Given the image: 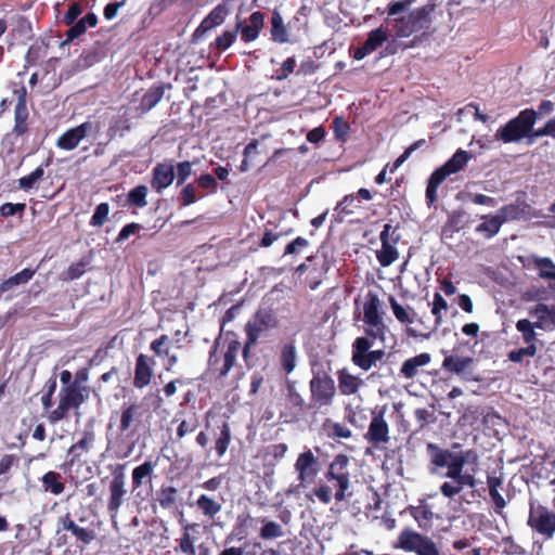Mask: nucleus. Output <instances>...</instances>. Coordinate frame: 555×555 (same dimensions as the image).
<instances>
[{
    "label": "nucleus",
    "mask_w": 555,
    "mask_h": 555,
    "mask_svg": "<svg viewBox=\"0 0 555 555\" xmlns=\"http://www.w3.org/2000/svg\"><path fill=\"white\" fill-rule=\"evenodd\" d=\"M264 322L263 320L256 319L254 321H249L245 325L246 340L244 347L242 348V354L246 359L249 352V349L257 343L261 333L264 331Z\"/></svg>",
    "instance_id": "obj_27"
},
{
    "label": "nucleus",
    "mask_w": 555,
    "mask_h": 555,
    "mask_svg": "<svg viewBox=\"0 0 555 555\" xmlns=\"http://www.w3.org/2000/svg\"><path fill=\"white\" fill-rule=\"evenodd\" d=\"M409 513L421 529H427L434 518L430 506L425 502H421L417 506H410Z\"/></svg>",
    "instance_id": "obj_32"
},
{
    "label": "nucleus",
    "mask_w": 555,
    "mask_h": 555,
    "mask_svg": "<svg viewBox=\"0 0 555 555\" xmlns=\"http://www.w3.org/2000/svg\"><path fill=\"white\" fill-rule=\"evenodd\" d=\"M88 262L80 260L78 262L72 263L67 270L65 271V281H74L79 279L86 271Z\"/></svg>",
    "instance_id": "obj_55"
},
{
    "label": "nucleus",
    "mask_w": 555,
    "mask_h": 555,
    "mask_svg": "<svg viewBox=\"0 0 555 555\" xmlns=\"http://www.w3.org/2000/svg\"><path fill=\"white\" fill-rule=\"evenodd\" d=\"M473 358L461 356H446L442 362V369L456 375L464 374L472 365Z\"/></svg>",
    "instance_id": "obj_30"
},
{
    "label": "nucleus",
    "mask_w": 555,
    "mask_h": 555,
    "mask_svg": "<svg viewBox=\"0 0 555 555\" xmlns=\"http://www.w3.org/2000/svg\"><path fill=\"white\" fill-rule=\"evenodd\" d=\"M117 420V435L113 444L115 454L119 459H127L133 452L139 442V405L135 403H124L119 412L111 416L109 426Z\"/></svg>",
    "instance_id": "obj_2"
},
{
    "label": "nucleus",
    "mask_w": 555,
    "mask_h": 555,
    "mask_svg": "<svg viewBox=\"0 0 555 555\" xmlns=\"http://www.w3.org/2000/svg\"><path fill=\"white\" fill-rule=\"evenodd\" d=\"M201 197H203V195L197 196L196 188L192 183L186 184L180 195L181 204L183 206L192 205Z\"/></svg>",
    "instance_id": "obj_57"
},
{
    "label": "nucleus",
    "mask_w": 555,
    "mask_h": 555,
    "mask_svg": "<svg viewBox=\"0 0 555 555\" xmlns=\"http://www.w3.org/2000/svg\"><path fill=\"white\" fill-rule=\"evenodd\" d=\"M81 5L77 2H73L68 5V9L63 16V23L67 26L74 24L78 16L81 14Z\"/></svg>",
    "instance_id": "obj_59"
},
{
    "label": "nucleus",
    "mask_w": 555,
    "mask_h": 555,
    "mask_svg": "<svg viewBox=\"0 0 555 555\" xmlns=\"http://www.w3.org/2000/svg\"><path fill=\"white\" fill-rule=\"evenodd\" d=\"M295 64H296V61L294 57H288L287 60H285L282 63L281 68L278 70L276 79L278 80L286 79L293 73V70L295 68Z\"/></svg>",
    "instance_id": "obj_63"
},
{
    "label": "nucleus",
    "mask_w": 555,
    "mask_h": 555,
    "mask_svg": "<svg viewBox=\"0 0 555 555\" xmlns=\"http://www.w3.org/2000/svg\"><path fill=\"white\" fill-rule=\"evenodd\" d=\"M472 158L473 155L469 152L460 149L444 165L431 173L426 189V199L429 206L437 201V190L447 177L463 170Z\"/></svg>",
    "instance_id": "obj_5"
},
{
    "label": "nucleus",
    "mask_w": 555,
    "mask_h": 555,
    "mask_svg": "<svg viewBox=\"0 0 555 555\" xmlns=\"http://www.w3.org/2000/svg\"><path fill=\"white\" fill-rule=\"evenodd\" d=\"M263 24H264L263 14L259 11H256V12L251 13V15L249 16V23L246 25L238 23L236 25V30L237 31L241 30L243 41L251 42L259 37V34L263 27Z\"/></svg>",
    "instance_id": "obj_23"
},
{
    "label": "nucleus",
    "mask_w": 555,
    "mask_h": 555,
    "mask_svg": "<svg viewBox=\"0 0 555 555\" xmlns=\"http://www.w3.org/2000/svg\"><path fill=\"white\" fill-rule=\"evenodd\" d=\"M528 524L538 533L552 538L555 532V513L543 506H531Z\"/></svg>",
    "instance_id": "obj_12"
},
{
    "label": "nucleus",
    "mask_w": 555,
    "mask_h": 555,
    "mask_svg": "<svg viewBox=\"0 0 555 555\" xmlns=\"http://www.w3.org/2000/svg\"><path fill=\"white\" fill-rule=\"evenodd\" d=\"M393 547L414 555H441L437 543L429 535L411 528L400 531Z\"/></svg>",
    "instance_id": "obj_6"
},
{
    "label": "nucleus",
    "mask_w": 555,
    "mask_h": 555,
    "mask_svg": "<svg viewBox=\"0 0 555 555\" xmlns=\"http://www.w3.org/2000/svg\"><path fill=\"white\" fill-rule=\"evenodd\" d=\"M431 357L427 352L420 353L415 357L406 359L400 369V373L408 379L415 377L421 367L429 364Z\"/></svg>",
    "instance_id": "obj_26"
},
{
    "label": "nucleus",
    "mask_w": 555,
    "mask_h": 555,
    "mask_svg": "<svg viewBox=\"0 0 555 555\" xmlns=\"http://www.w3.org/2000/svg\"><path fill=\"white\" fill-rule=\"evenodd\" d=\"M387 30L383 27L371 30L365 42L354 50L353 57L358 61L364 59L366 55L373 53L385 41H387Z\"/></svg>",
    "instance_id": "obj_19"
},
{
    "label": "nucleus",
    "mask_w": 555,
    "mask_h": 555,
    "mask_svg": "<svg viewBox=\"0 0 555 555\" xmlns=\"http://www.w3.org/2000/svg\"><path fill=\"white\" fill-rule=\"evenodd\" d=\"M554 108V102L543 100L538 106V112L533 108L521 111L515 118L496 130L495 138L504 143L518 142L530 134L539 115H548Z\"/></svg>",
    "instance_id": "obj_3"
},
{
    "label": "nucleus",
    "mask_w": 555,
    "mask_h": 555,
    "mask_svg": "<svg viewBox=\"0 0 555 555\" xmlns=\"http://www.w3.org/2000/svg\"><path fill=\"white\" fill-rule=\"evenodd\" d=\"M89 398L88 388H77L76 386H63L59 392V404L50 411L48 420L51 424H56L68 416L70 410H78Z\"/></svg>",
    "instance_id": "obj_7"
},
{
    "label": "nucleus",
    "mask_w": 555,
    "mask_h": 555,
    "mask_svg": "<svg viewBox=\"0 0 555 555\" xmlns=\"http://www.w3.org/2000/svg\"><path fill=\"white\" fill-rule=\"evenodd\" d=\"M459 448V443H454L452 449H441L431 442L426 446L430 455L429 472L437 474L439 468H447L443 477L448 480L440 485L439 490L449 500L454 499L465 488L474 489L477 486L479 455L473 449L457 450Z\"/></svg>",
    "instance_id": "obj_1"
},
{
    "label": "nucleus",
    "mask_w": 555,
    "mask_h": 555,
    "mask_svg": "<svg viewBox=\"0 0 555 555\" xmlns=\"http://www.w3.org/2000/svg\"><path fill=\"white\" fill-rule=\"evenodd\" d=\"M312 496L318 498L319 501L326 505L332 500V490L327 485H320L312 490L311 494L308 495V499L312 500Z\"/></svg>",
    "instance_id": "obj_58"
},
{
    "label": "nucleus",
    "mask_w": 555,
    "mask_h": 555,
    "mask_svg": "<svg viewBox=\"0 0 555 555\" xmlns=\"http://www.w3.org/2000/svg\"><path fill=\"white\" fill-rule=\"evenodd\" d=\"M20 464V456L17 454H4L0 459V481H9L11 479L10 472L13 467Z\"/></svg>",
    "instance_id": "obj_40"
},
{
    "label": "nucleus",
    "mask_w": 555,
    "mask_h": 555,
    "mask_svg": "<svg viewBox=\"0 0 555 555\" xmlns=\"http://www.w3.org/2000/svg\"><path fill=\"white\" fill-rule=\"evenodd\" d=\"M126 476L124 473V467L119 466L113 472V478L109 483V500H108V511L111 513L112 519H115L116 514L122 503V498L127 493L125 489ZM115 524V520H113Z\"/></svg>",
    "instance_id": "obj_15"
},
{
    "label": "nucleus",
    "mask_w": 555,
    "mask_h": 555,
    "mask_svg": "<svg viewBox=\"0 0 555 555\" xmlns=\"http://www.w3.org/2000/svg\"><path fill=\"white\" fill-rule=\"evenodd\" d=\"M241 352L242 346L236 339L216 340L209 352L208 371L218 378L225 377Z\"/></svg>",
    "instance_id": "obj_4"
},
{
    "label": "nucleus",
    "mask_w": 555,
    "mask_h": 555,
    "mask_svg": "<svg viewBox=\"0 0 555 555\" xmlns=\"http://www.w3.org/2000/svg\"><path fill=\"white\" fill-rule=\"evenodd\" d=\"M95 435L93 430H85L82 437L74 444H72L67 451V463L75 465L80 463L82 456L87 454L93 447Z\"/></svg>",
    "instance_id": "obj_20"
},
{
    "label": "nucleus",
    "mask_w": 555,
    "mask_h": 555,
    "mask_svg": "<svg viewBox=\"0 0 555 555\" xmlns=\"http://www.w3.org/2000/svg\"><path fill=\"white\" fill-rule=\"evenodd\" d=\"M531 139L550 137L555 139V117L548 119L543 127L530 132Z\"/></svg>",
    "instance_id": "obj_56"
},
{
    "label": "nucleus",
    "mask_w": 555,
    "mask_h": 555,
    "mask_svg": "<svg viewBox=\"0 0 555 555\" xmlns=\"http://www.w3.org/2000/svg\"><path fill=\"white\" fill-rule=\"evenodd\" d=\"M196 505L205 516L210 518L215 517L221 511V504L206 494H202L197 499Z\"/></svg>",
    "instance_id": "obj_41"
},
{
    "label": "nucleus",
    "mask_w": 555,
    "mask_h": 555,
    "mask_svg": "<svg viewBox=\"0 0 555 555\" xmlns=\"http://www.w3.org/2000/svg\"><path fill=\"white\" fill-rule=\"evenodd\" d=\"M373 340L366 337H358L352 343L351 361L363 371H369L385 356L384 350H371Z\"/></svg>",
    "instance_id": "obj_9"
},
{
    "label": "nucleus",
    "mask_w": 555,
    "mask_h": 555,
    "mask_svg": "<svg viewBox=\"0 0 555 555\" xmlns=\"http://www.w3.org/2000/svg\"><path fill=\"white\" fill-rule=\"evenodd\" d=\"M26 210L25 203H4L0 206V216L2 218L13 217L15 215L18 216L20 219L23 218Z\"/></svg>",
    "instance_id": "obj_48"
},
{
    "label": "nucleus",
    "mask_w": 555,
    "mask_h": 555,
    "mask_svg": "<svg viewBox=\"0 0 555 555\" xmlns=\"http://www.w3.org/2000/svg\"><path fill=\"white\" fill-rule=\"evenodd\" d=\"M529 320L542 332L555 328V305L539 302L528 310Z\"/></svg>",
    "instance_id": "obj_13"
},
{
    "label": "nucleus",
    "mask_w": 555,
    "mask_h": 555,
    "mask_svg": "<svg viewBox=\"0 0 555 555\" xmlns=\"http://www.w3.org/2000/svg\"><path fill=\"white\" fill-rule=\"evenodd\" d=\"M194 527H195V525H188L184 528V531H183L181 538L179 539V547H180L181 552L186 555H196V550L194 546V539L189 533V529H193Z\"/></svg>",
    "instance_id": "obj_47"
},
{
    "label": "nucleus",
    "mask_w": 555,
    "mask_h": 555,
    "mask_svg": "<svg viewBox=\"0 0 555 555\" xmlns=\"http://www.w3.org/2000/svg\"><path fill=\"white\" fill-rule=\"evenodd\" d=\"M367 326L365 327V337L373 340V343L376 339H379L384 341L385 339V333H386V325L384 324V321H378L376 324L374 323H365Z\"/></svg>",
    "instance_id": "obj_50"
},
{
    "label": "nucleus",
    "mask_w": 555,
    "mask_h": 555,
    "mask_svg": "<svg viewBox=\"0 0 555 555\" xmlns=\"http://www.w3.org/2000/svg\"><path fill=\"white\" fill-rule=\"evenodd\" d=\"M376 256L380 266L389 267L398 259L399 254L393 245L390 243H385L382 244V248L377 251Z\"/></svg>",
    "instance_id": "obj_43"
},
{
    "label": "nucleus",
    "mask_w": 555,
    "mask_h": 555,
    "mask_svg": "<svg viewBox=\"0 0 555 555\" xmlns=\"http://www.w3.org/2000/svg\"><path fill=\"white\" fill-rule=\"evenodd\" d=\"M35 274V270L25 268L16 274L10 276L1 284L2 291H10L14 286L27 283Z\"/></svg>",
    "instance_id": "obj_39"
},
{
    "label": "nucleus",
    "mask_w": 555,
    "mask_h": 555,
    "mask_svg": "<svg viewBox=\"0 0 555 555\" xmlns=\"http://www.w3.org/2000/svg\"><path fill=\"white\" fill-rule=\"evenodd\" d=\"M287 402L292 408H295L298 412H302L305 408V399L296 390L295 382L287 380Z\"/></svg>",
    "instance_id": "obj_45"
},
{
    "label": "nucleus",
    "mask_w": 555,
    "mask_h": 555,
    "mask_svg": "<svg viewBox=\"0 0 555 555\" xmlns=\"http://www.w3.org/2000/svg\"><path fill=\"white\" fill-rule=\"evenodd\" d=\"M325 428L327 430L328 437L344 438V439H348L351 437V430L347 426H345L340 423H334V422L327 421L325 423Z\"/></svg>",
    "instance_id": "obj_49"
},
{
    "label": "nucleus",
    "mask_w": 555,
    "mask_h": 555,
    "mask_svg": "<svg viewBox=\"0 0 555 555\" xmlns=\"http://www.w3.org/2000/svg\"><path fill=\"white\" fill-rule=\"evenodd\" d=\"M231 441V429L229 424L224 423L221 427L220 435L216 440L215 450L219 457H222Z\"/></svg>",
    "instance_id": "obj_44"
},
{
    "label": "nucleus",
    "mask_w": 555,
    "mask_h": 555,
    "mask_svg": "<svg viewBox=\"0 0 555 555\" xmlns=\"http://www.w3.org/2000/svg\"><path fill=\"white\" fill-rule=\"evenodd\" d=\"M92 129V124L89 121L82 122L81 125L66 130L56 141V146L72 151L78 146L80 141L87 135L88 131Z\"/></svg>",
    "instance_id": "obj_18"
},
{
    "label": "nucleus",
    "mask_w": 555,
    "mask_h": 555,
    "mask_svg": "<svg viewBox=\"0 0 555 555\" xmlns=\"http://www.w3.org/2000/svg\"><path fill=\"white\" fill-rule=\"evenodd\" d=\"M425 10L417 9L395 21V29L399 37H409L424 27Z\"/></svg>",
    "instance_id": "obj_16"
},
{
    "label": "nucleus",
    "mask_w": 555,
    "mask_h": 555,
    "mask_svg": "<svg viewBox=\"0 0 555 555\" xmlns=\"http://www.w3.org/2000/svg\"><path fill=\"white\" fill-rule=\"evenodd\" d=\"M294 468L297 473L298 481L301 482L302 487H307V485L314 482L319 474L320 468L318 457L314 455L312 450L307 449L298 455L294 464Z\"/></svg>",
    "instance_id": "obj_11"
},
{
    "label": "nucleus",
    "mask_w": 555,
    "mask_h": 555,
    "mask_svg": "<svg viewBox=\"0 0 555 555\" xmlns=\"http://www.w3.org/2000/svg\"><path fill=\"white\" fill-rule=\"evenodd\" d=\"M175 179V167L171 164H159L154 168L153 188L157 191L168 188Z\"/></svg>",
    "instance_id": "obj_28"
},
{
    "label": "nucleus",
    "mask_w": 555,
    "mask_h": 555,
    "mask_svg": "<svg viewBox=\"0 0 555 555\" xmlns=\"http://www.w3.org/2000/svg\"><path fill=\"white\" fill-rule=\"evenodd\" d=\"M283 534L282 527L275 521H267L260 531L262 539H275Z\"/></svg>",
    "instance_id": "obj_54"
},
{
    "label": "nucleus",
    "mask_w": 555,
    "mask_h": 555,
    "mask_svg": "<svg viewBox=\"0 0 555 555\" xmlns=\"http://www.w3.org/2000/svg\"><path fill=\"white\" fill-rule=\"evenodd\" d=\"M389 302L396 319L404 324H411L414 321L415 312L411 308L401 306L395 297H389Z\"/></svg>",
    "instance_id": "obj_37"
},
{
    "label": "nucleus",
    "mask_w": 555,
    "mask_h": 555,
    "mask_svg": "<svg viewBox=\"0 0 555 555\" xmlns=\"http://www.w3.org/2000/svg\"><path fill=\"white\" fill-rule=\"evenodd\" d=\"M424 140H418L411 144L404 152L401 154L395 162L393 167L391 168V172H393L397 168H399L409 157L410 155L424 144Z\"/></svg>",
    "instance_id": "obj_61"
},
{
    "label": "nucleus",
    "mask_w": 555,
    "mask_h": 555,
    "mask_svg": "<svg viewBox=\"0 0 555 555\" xmlns=\"http://www.w3.org/2000/svg\"><path fill=\"white\" fill-rule=\"evenodd\" d=\"M535 353H537L535 345H530V346L527 345V347L512 350L508 353V359L512 362L519 363L524 360V358H526V357L531 358V357L535 356Z\"/></svg>",
    "instance_id": "obj_53"
},
{
    "label": "nucleus",
    "mask_w": 555,
    "mask_h": 555,
    "mask_svg": "<svg viewBox=\"0 0 555 555\" xmlns=\"http://www.w3.org/2000/svg\"><path fill=\"white\" fill-rule=\"evenodd\" d=\"M481 220L482 222L477 225L476 231L487 238H491L498 234L503 224L498 214L494 216H482Z\"/></svg>",
    "instance_id": "obj_34"
},
{
    "label": "nucleus",
    "mask_w": 555,
    "mask_h": 555,
    "mask_svg": "<svg viewBox=\"0 0 555 555\" xmlns=\"http://www.w3.org/2000/svg\"><path fill=\"white\" fill-rule=\"evenodd\" d=\"M516 330L521 334L522 340L528 346L535 345V337L538 328L532 324L529 319H520L516 322Z\"/></svg>",
    "instance_id": "obj_35"
},
{
    "label": "nucleus",
    "mask_w": 555,
    "mask_h": 555,
    "mask_svg": "<svg viewBox=\"0 0 555 555\" xmlns=\"http://www.w3.org/2000/svg\"><path fill=\"white\" fill-rule=\"evenodd\" d=\"M192 175V163L181 162L177 165V183L182 184Z\"/></svg>",
    "instance_id": "obj_62"
},
{
    "label": "nucleus",
    "mask_w": 555,
    "mask_h": 555,
    "mask_svg": "<svg viewBox=\"0 0 555 555\" xmlns=\"http://www.w3.org/2000/svg\"><path fill=\"white\" fill-rule=\"evenodd\" d=\"M311 402L318 406H328L336 393L334 379L326 373L315 374L309 383Z\"/></svg>",
    "instance_id": "obj_10"
},
{
    "label": "nucleus",
    "mask_w": 555,
    "mask_h": 555,
    "mask_svg": "<svg viewBox=\"0 0 555 555\" xmlns=\"http://www.w3.org/2000/svg\"><path fill=\"white\" fill-rule=\"evenodd\" d=\"M365 439L373 444L387 443L389 441V427L383 413L373 415L365 434Z\"/></svg>",
    "instance_id": "obj_21"
},
{
    "label": "nucleus",
    "mask_w": 555,
    "mask_h": 555,
    "mask_svg": "<svg viewBox=\"0 0 555 555\" xmlns=\"http://www.w3.org/2000/svg\"><path fill=\"white\" fill-rule=\"evenodd\" d=\"M237 37V30L224 31L220 36H218L211 46H215L220 51H225L229 49Z\"/></svg>",
    "instance_id": "obj_52"
},
{
    "label": "nucleus",
    "mask_w": 555,
    "mask_h": 555,
    "mask_svg": "<svg viewBox=\"0 0 555 555\" xmlns=\"http://www.w3.org/2000/svg\"><path fill=\"white\" fill-rule=\"evenodd\" d=\"M338 390L343 396L356 395L364 385L361 377L352 374L348 369L338 370L337 373Z\"/></svg>",
    "instance_id": "obj_22"
},
{
    "label": "nucleus",
    "mask_w": 555,
    "mask_h": 555,
    "mask_svg": "<svg viewBox=\"0 0 555 555\" xmlns=\"http://www.w3.org/2000/svg\"><path fill=\"white\" fill-rule=\"evenodd\" d=\"M44 169L42 166L37 167L28 176L18 179V186L24 191H29L43 177Z\"/></svg>",
    "instance_id": "obj_46"
},
{
    "label": "nucleus",
    "mask_w": 555,
    "mask_h": 555,
    "mask_svg": "<svg viewBox=\"0 0 555 555\" xmlns=\"http://www.w3.org/2000/svg\"><path fill=\"white\" fill-rule=\"evenodd\" d=\"M230 13V8L228 2H222L215 7L209 14L202 21L198 27L194 30L192 35V40L194 42L202 39L207 31L220 26L227 16Z\"/></svg>",
    "instance_id": "obj_14"
},
{
    "label": "nucleus",
    "mask_w": 555,
    "mask_h": 555,
    "mask_svg": "<svg viewBox=\"0 0 555 555\" xmlns=\"http://www.w3.org/2000/svg\"><path fill=\"white\" fill-rule=\"evenodd\" d=\"M349 465V457L345 454H338L334 457L325 473V478L328 481L336 482V492L334 498L337 502L345 501L350 493L347 491L350 488V476L347 470Z\"/></svg>",
    "instance_id": "obj_8"
},
{
    "label": "nucleus",
    "mask_w": 555,
    "mask_h": 555,
    "mask_svg": "<svg viewBox=\"0 0 555 555\" xmlns=\"http://www.w3.org/2000/svg\"><path fill=\"white\" fill-rule=\"evenodd\" d=\"M60 524L63 530L70 531L77 541L85 545L90 544L95 539V532L88 528L79 527L73 519L69 513L60 518Z\"/></svg>",
    "instance_id": "obj_24"
},
{
    "label": "nucleus",
    "mask_w": 555,
    "mask_h": 555,
    "mask_svg": "<svg viewBox=\"0 0 555 555\" xmlns=\"http://www.w3.org/2000/svg\"><path fill=\"white\" fill-rule=\"evenodd\" d=\"M108 214L109 205L107 203L99 204L91 217L90 225L102 227L106 222Z\"/></svg>",
    "instance_id": "obj_51"
},
{
    "label": "nucleus",
    "mask_w": 555,
    "mask_h": 555,
    "mask_svg": "<svg viewBox=\"0 0 555 555\" xmlns=\"http://www.w3.org/2000/svg\"><path fill=\"white\" fill-rule=\"evenodd\" d=\"M70 27L66 31V40L72 41L80 37L86 30L85 24L79 20L77 23L69 25Z\"/></svg>",
    "instance_id": "obj_64"
},
{
    "label": "nucleus",
    "mask_w": 555,
    "mask_h": 555,
    "mask_svg": "<svg viewBox=\"0 0 555 555\" xmlns=\"http://www.w3.org/2000/svg\"><path fill=\"white\" fill-rule=\"evenodd\" d=\"M164 96V88L155 86L151 88L141 99V111L152 109Z\"/></svg>",
    "instance_id": "obj_42"
},
{
    "label": "nucleus",
    "mask_w": 555,
    "mask_h": 555,
    "mask_svg": "<svg viewBox=\"0 0 555 555\" xmlns=\"http://www.w3.org/2000/svg\"><path fill=\"white\" fill-rule=\"evenodd\" d=\"M447 311L448 302L439 293H436L431 304V313L435 317L434 331H436L441 325L442 318Z\"/></svg>",
    "instance_id": "obj_38"
},
{
    "label": "nucleus",
    "mask_w": 555,
    "mask_h": 555,
    "mask_svg": "<svg viewBox=\"0 0 555 555\" xmlns=\"http://www.w3.org/2000/svg\"><path fill=\"white\" fill-rule=\"evenodd\" d=\"M383 321L382 301L378 296L369 292L363 302V322L374 323Z\"/></svg>",
    "instance_id": "obj_25"
},
{
    "label": "nucleus",
    "mask_w": 555,
    "mask_h": 555,
    "mask_svg": "<svg viewBox=\"0 0 555 555\" xmlns=\"http://www.w3.org/2000/svg\"><path fill=\"white\" fill-rule=\"evenodd\" d=\"M17 94V101L14 108V127L12 133L16 137H22L28 132V109L26 101V89L22 87L20 90L14 91Z\"/></svg>",
    "instance_id": "obj_17"
},
{
    "label": "nucleus",
    "mask_w": 555,
    "mask_h": 555,
    "mask_svg": "<svg viewBox=\"0 0 555 555\" xmlns=\"http://www.w3.org/2000/svg\"><path fill=\"white\" fill-rule=\"evenodd\" d=\"M280 363L283 371L287 374L295 370L297 364V350L293 343L282 345L280 351Z\"/></svg>",
    "instance_id": "obj_33"
},
{
    "label": "nucleus",
    "mask_w": 555,
    "mask_h": 555,
    "mask_svg": "<svg viewBox=\"0 0 555 555\" xmlns=\"http://www.w3.org/2000/svg\"><path fill=\"white\" fill-rule=\"evenodd\" d=\"M532 261L541 279L555 281V263L552 259L533 257Z\"/></svg>",
    "instance_id": "obj_36"
},
{
    "label": "nucleus",
    "mask_w": 555,
    "mask_h": 555,
    "mask_svg": "<svg viewBox=\"0 0 555 555\" xmlns=\"http://www.w3.org/2000/svg\"><path fill=\"white\" fill-rule=\"evenodd\" d=\"M498 216L502 223H504L508 220L517 219L519 217V209L516 205H506L499 209Z\"/></svg>",
    "instance_id": "obj_60"
},
{
    "label": "nucleus",
    "mask_w": 555,
    "mask_h": 555,
    "mask_svg": "<svg viewBox=\"0 0 555 555\" xmlns=\"http://www.w3.org/2000/svg\"><path fill=\"white\" fill-rule=\"evenodd\" d=\"M42 489L54 495H60L65 490V481L60 473L49 470L40 478Z\"/></svg>",
    "instance_id": "obj_29"
},
{
    "label": "nucleus",
    "mask_w": 555,
    "mask_h": 555,
    "mask_svg": "<svg viewBox=\"0 0 555 555\" xmlns=\"http://www.w3.org/2000/svg\"><path fill=\"white\" fill-rule=\"evenodd\" d=\"M271 37L274 42H289V33L284 24L283 17L278 10H274L271 16Z\"/></svg>",
    "instance_id": "obj_31"
}]
</instances>
